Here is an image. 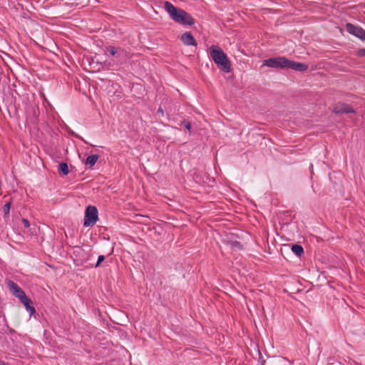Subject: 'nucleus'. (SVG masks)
Here are the masks:
<instances>
[{
	"label": "nucleus",
	"instance_id": "obj_9",
	"mask_svg": "<svg viewBox=\"0 0 365 365\" xmlns=\"http://www.w3.org/2000/svg\"><path fill=\"white\" fill-rule=\"evenodd\" d=\"M19 300L25 306L26 309L29 312L30 315H32L36 312L35 307L32 305L33 302L29 297H27L26 295L24 296Z\"/></svg>",
	"mask_w": 365,
	"mask_h": 365
},
{
	"label": "nucleus",
	"instance_id": "obj_15",
	"mask_svg": "<svg viewBox=\"0 0 365 365\" xmlns=\"http://www.w3.org/2000/svg\"><path fill=\"white\" fill-rule=\"evenodd\" d=\"M11 205V202H8L3 207L4 216L5 218L9 217V216Z\"/></svg>",
	"mask_w": 365,
	"mask_h": 365
},
{
	"label": "nucleus",
	"instance_id": "obj_8",
	"mask_svg": "<svg viewBox=\"0 0 365 365\" xmlns=\"http://www.w3.org/2000/svg\"><path fill=\"white\" fill-rule=\"evenodd\" d=\"M181 41L186 46H197V41L190 32L186 31L181 36Z\"/></svg>",
	"mask_w": 365,
	"mask_h": 365
},
{
	"label": "nucleus",
	"instance_id": "obj_20",
	"mask_svg": "<svg viewBox=\"0 0 365 365\" xmlns=\"http://www.w3.org/2000/svg\"><path fill=\"white\" fill-rule=\"evenodd\" d=\"M104 259H105V257H104L103 255H100V256H98V260H97V262H96V265H95V267H99V266H100V264H101V263L102 262H103V261H104Z\"/></svg>",
	"mask_w": 365,
	"mask_h": 365
},
{
	"label": "nucleus",
	"instance_id": "obj_6",
	"mask_svg": "<svg viewBox=\"0 0 365 365\" xmlns=\"http://www.w3.org/2000/svg\"><path fill=\"white\" fill-rule=\"evenodd\" d=\"M8 287L10 292H12V294L19 299H21L24 296L26 295L23 289L17 284L11 280L9 281Z\"/></svg>",
	"mask_w": 365,
	"mask_h": 365
},
{
	"label": "nucleus",
	"instance_id": "obj_16",
	"mask_svg": "<svg viewBox=\"0 0 365 365\" xmlns=\"http://www.w3.org/2000/svg\"><path fill=\"white\" fill-rule=\"evenodd\" d=\"M354 36L360 38L362 41H364V39H365V30L363 28L359 26L358 30L356 31V35Z\"/></svg>",
	"mask_w": 365,
	"mask_h": 365
},
{
	"label": "nucleus",
	"instance_id": "obj_2",
	"mask_svg": "<svg viewBox=\"0 0 365 365\" xmlns=\"http://www.w3.org/2000/svg\"><path fill=\"white\" fill-rule=\"evenodd\" d=\"M210 56L217 66V67L225 73L231 71V63L227 54L218 46L212 45L210 48Z\"/></svg>",
	"mask_w": 365,
	"mask_h": 365
},
{
	"label": "nucleus",
	"instance_id": "obj_11",
	"mask_svg": "<svg viewBox=\"0 0 365 365\" xmlns=\"http://www.w3.org/2000/svg\"><path fill=\"white\" fill-rule=\"evenodd\" d=\"M98 158L99 156L98 155H91L87 157L86 164L91 168L96 163Z\"/></svg>",
	"mask_w": 365,
	"mask_h": 365
},
{
	"label": "nucleus",
	"instance_id": "obj_23",
	"mask_svg": "<svg viewBox=\"0 0 365 365\" xmlns=\"http://www.w3.org/2000/svg\"><path fill=\"white\" fill-rule=\"evenodd\" d=\"M0 365H8L7 364H6L5 362L4 361H0Z\"/></svg>",
	"mask_w": 365,
	"mask_h": 365
},
{
	"label": "nucleus",
	"instance_id": "obj_17",
	"mask_svg": "<svg viewBox=\"0 0 365 365\" xmlns=\"http://www.w3.org/2000/svg\"><path fill=\"white\" fill-rule=\"evenodd\" d=\"M106 51L110 53V55L115 56L117 53V50L115 47L113 46H109L106 47Z\"/></svg>",
	"mask_w": 365,
	"mask_h": 365
},
{
	"label": "nucleus",
	"instance_id": "obj_1",
	"mask_svg": "<svg viewBox=\"0 0 365 365\" xmlns=\"http://www.w3.org/2000/svg\"><path fill=\"white\" fill-rule=\"evenodd\" d=\"M164 8L169 14L170 18L178 24L184 26H192L195 22L194 18L189 13L182 9L174 6L169 1L164 3Z\"/></svg>",
	"mask_w": 365,
	"mask_h": 365
},
{
	"label": "nucleus",
	"instance_id": "obj_22",
	"mask_svg": "<svg viewBox=\"0 0 365 365\" xmlns=\"http://www.w3.org/2000/svg\"><path fill=\"white\" fill-rule=\"evenodd\" d=\"M157 113L158 114H160L161 116L163 117L164 116V110H163V109L161 107H160L158 108V111H157Z\"/></svg>",
	"mask_w": 365,
	"mask_h": 365
},
{
	"label": "nucleus",
	"instance_id": "obj_19",
	"mask_svg": "<svg viewBox=\"0 0 365 365\" xmlns=\"http://www.w3.org/2000/svg\"><path fill=\"white\" fill-rule=\"evenodd\" d=\"M182 124L185 127V128L187 130H188L190 132L191 126H192L191 125V123H190L189 121L185 120H183L182 122Z\"/></svg>",
	"mask_w": 365,
	"mask_h": 365
},
{
	"label": "nucleus",
	"instance_id": "obj_4",
	"mask_svg": "<svg viewBox=\"0 0 365 365\" xmlns=\"http://www.w3.org/2000/svg\"><path fill=\"white\" fill-rule=\"evenodd\" d=\"M287 58L281 56L269 58L263 61V66L274 68H287Z\"/></svg>",
	"mask_w": 365,
	"mask_h": 365
},
{
	"label": "nucleus",
	"instance_id": "obj_3",
	"mask_svg": "<svg viewBox=\"0 0 365 365\" xmlns=\"http://www.w3.org/2000/svg\"><path fill=\"white\" fill-rule=\"evenodd\" d=\"M98 220V210L96 206L88 205L85 210L84 227H93Z\"/></svg>",
	"mask_w": 365,
	"mask_h": 365
},
{
	"label": "nucleus",
	"instance_id": "obj_7",
	"mask_svg": "<svg viewBox=\"0 0 365 365\" xmlns=\"http://www.w3.org/2000/svg\"><path fill=\"white\" fill-rule=\"evenodd\" d=\"M309 66L307 64L300 63V62H296L291 60H287V68H290L294 71H305L308 69Z\"/></svg>",
	"mask_w": 365,
	"mask_h": 365
},
{
	"label": "nucleus",
	"instance_id": "obj_10",
	"mask_svg": "<svg viewBox=\"0 0 365 365\" xmlns=\"http://www.w3.org/2000/svg\"><path fill=\"white\" fill-rule=\"evenodd\" d=\"M291 250L297 257H301L304 254V249L300 245H292Z\"/></svg>",
	"mask_w": 365,
	"mask_h": 365
},
{
	"label": "nucleus",
	"instance_id": "obj_21",
	"mask_svg": "<svg viewBox=\"0 0 365 365\" xmlns=\"http://www.w3.org/2000/svg\"><path fill=\"white\" fill-rule=\"evenodd\" d=\"M22 224H23L24 227H26V228H28L30 226L29 221L27 219H26V218H23L22 219Z\"/></svg>",
	"mask_w": 365,
	"mask_h": 365
},
{
	"label": "nucleus",
	"instance_id": "obj_5",
	"mask_svg": "<svg viewBox=\"0 0 365 365\" xmlns=\"http://www.w3.org/2000/svg\"><path fill=\"white\" fill-rule=\"evenodd\" d=\"M333 111L334 113L338 115L355 113V110L351 106L341 102H339L336 104H335Z\"/></svg>",
	"mask_w": 365,
	"mask_h": 365
},
{
	"label": "nucleus",
	"instance_id": "obj_14",
	"mask_svg": "<svg viewBox=\"0 0 365 365\" xmlns=\"http://www.w3.org/2000/svg\"><path fill=\"white\" fill-rule=\"evenodd\" d=\"M227 244L230 245L232 249H242V245L239 241H227Z\"/></svg>",
	"mask_w": 365,
	"mask_h": 365
},
{
	"label": "nucleus",
	"instance_id": "obj_18",
	"mask_svg": "<svg viewBox=\"0 0 365 365\" xmlns=\"http://www.w3.org/2000/svg\"><path fill=\"white\" fill-rule=\"evenodd\" d=\"M356 55L358 57H365V48H359L356 51Z\"/></svg>",
	"mask_w": 365,
	"mask_h": 365
},
{
	"label": "nucleus",
	"instance_id": "obj_12",
	"mask_svg": "<svg viewBox=\"0 0 365 365\" xmlns=\"http://www.w3.org/2000/svg\"><path fill=\"white\" fill-rule=\"evenodd\" d=\"M58 173L61 175H66L69 173L68 166L66 163H61L59 164Z\"/></svg>",
	"mask_w": 365,
	"mask_h": 365
},
{
	"label": "nucleus",
	"instance_id": "obj_13",
	"mask_svg": "<svg viewBox=\"0 0 365 365\" xmlns=\"http://www.w3.org/2000/svg\"><path fill=\"white\" fill-rule=\"evenodd\" d=\"M359 26H355L351 23H347L346 24V29L347 32H349L350 34L355 36L356 34V31L358 30Z\"/></svg>",
	"mask_w": 365,
	"mask_h": 365
}]
</instances>
